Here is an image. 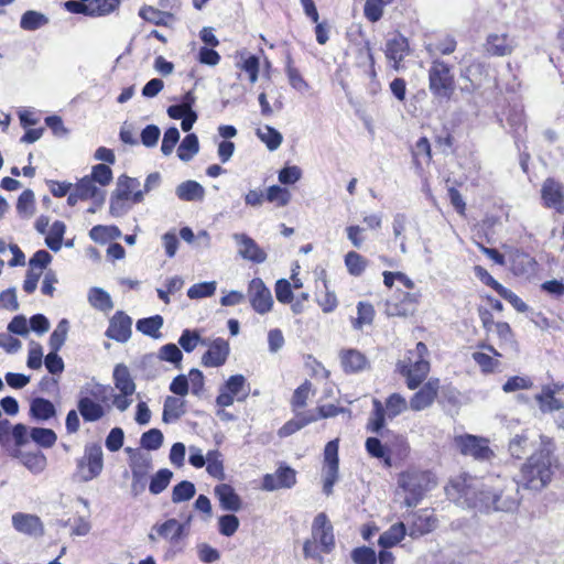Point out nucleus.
I'll list each match as a JSON object with an SVG mask.
<instances>
[{
    "label": "nucleus",
    "mask_w": 564,
    "mask_h": 564,
    "mask_svg": "<svg viewBox=\"0 0 564 564\" xmlns=\"http://www.w3.org/2000/svg\"><path fill=\"white\" fill-rule=\"evenodd\" d=\"M540 448L521 465L516 479L517 484L523 489L536 492L551 484L561 465L558 457L555 455L556 446L554 442L546 436H540Z\"/></svg>",
    "instance_id": "1"
},
{
    "label": "nucleus",
    "mask_w": 564,
    "mask_h": 564,
    "mask_svg": "<svg viewBox=\"0 0 564 564\" xmlns=\"http://www.w3.org/2000/svg\"><path fill=\"white\" fill-rule=\"evenodd\" d=\"M519 489L516 480L497 478L494 484L481 486L476 494L475 505L486 511L513 512L521 501Z\"/></svg>",
    "instance_id": "2"
},
{
    "label": "nucleus",
    "mask_w": 564,
    "mask_h": 564,
    "mask_svg": "<svg viewBox=\"0 0 564 564\" xmlns=\"http://www.w3.org/2000/svg\"><path fill=\"white\" fill-rule=\"evenodd\" d=\"M427 357L429 349L424 343L420 341L414 349L408 351L404 359L398 362V370L406 378L410 389H416L427 377L430 372Z\"/></svg>",
    "instance_id": "3"
},
{
    "label": "nucleus",
    "mask_w": 564,
    "mask_h": 564,
    "mask_svg": "<svg viewBox=\"0 0 564 564\" xmlns=\"http://www.w3.org/2000/svg\"><path fill=\"white\" fill-rule=\"evenodd\" d=\"M399 486L406 492L404 505L413 508L420 503L424 495L436 486L431 471L408 470L399 476Z\"/></svg>",
    "instance_id": "4"
},
{
    "label": "nucleus",
    "mask_w": 564,
    "mask_h": 564,
    "mask_svg": "<svg viewBox=\"0 0 564 564\" xmlns=\"http://www.w3.org/2000/svg\"><path fill=\"white\" fill-rule=\"evenodd\" d=\"M429 89L435 98L449 99L455 90V78L452 67L435 58L429 69Z\"/></svg>",
    "instance_id": "5"
},
{
    "label": "nucleus",
    "mask_w": 564,
    "mask_h": 564,
    "mask_svg": "<svg viewBox=\"0 0 564 564\" xmlns=\"http://www.w3.org/2000/svg\"><path fill=\"white\" fill-rule=\"evenodd\" d=\"M77 468L82 470L80 480L84 482L99 476L104 468L101 446L98 444L86 445L84 456L77 460Z\"/></svg>",
    "instance_id": "6"
},
{
    "label": "nucleus",
    "mask_w": 564,
    "mask_h": 564,
    "mask_svg": "<svg viewBox=\"0 0 564 564\" xmlns=\"http://www.w3.org/2000/svg\"><path fill=\"white\" fill-rule=\"evenodd\" d=\"M455 445L465 456H471L476 460L486 462L494 457V452L488 445V440L471 434L456 436Z\"/></svg>",
    "instance_id": "7"
},
{
    "label": "nucleus",
    "mask_w": 564,
    "mask_h": 564,
    "mask_svg": "<svg viewBox=\"0 0 564 564\" xmlns=\"http://www.w3.org/2000/svg\"><path fill=\"white\" fill-rule=\"evenodd\" d=\"M152 531H155L159 538L169 542L170 547L167 554H175L183 551L184 545L182 540L187 535L185 523H180L176 519H169L163 523L154 524Z\"/></svg>",
    "instance_id": "8"
},
{
    "label": "nucleus",
    "mask_w": 564,
    "mask_h": 564,
    "mask_svg": "<svg viewBox=\"0 0 564 564\" xmlns=\"http://www.w3.org/2000/svg\"><path fill=\"white\" fill-rule=\"evenodd\" d=\"M311 538L319 543L321 551L328 554L335 547L334 529L326 513H318L312 523Z\"/></svg>",
    "instance_id": "9"
},
{
    "label": "nucleus",
    "mask_w": 564,
    "mask_h": 564,
    "mask_svg": "<svg viewBox=\"0 0 564 564\" xmlns=\"http://www.w3.org/2000/svg\"><path fill=\"white\" fill-rule=\"evenodd\" d=\"M129 466L132 474L131 494L137 497L145 490L147 477L152 468V459L149 455H134L131 456Z\"/></svg>",
    "instance_id": "10"
},
{
    "label": "nucleus",
    "mask_w": 564,
    "mask_h": 564,
    "mask_svg": "<svg viewBox=\"0 0 564 564\" xmlns=\"http://www.w3.org/2000/svg\"><path fill=\"white\" fill-rule=\"evenodd\" d=\"M248 297L252 308L259 314H265L271 311L273 297L271 291L265 286L260 278H254L248 286Z\"/></svg>",
    "instance_id": "11"
},
{
    "label": "nucleus",
    "mask_w": 564,
    "mask_h": 564,
    "mask_svg": "<svg viewBox=\"0 0 564 564\" xmlns=\"http://www.w3.org/2000/svg\"><path fill=\"white\" fill-rule=\"evenodd\" d=\"M324 492L332 494L333 486L338 478V441L334 440L326 444L324 449Z\"/></svg>",
    "instance_id": "12"
},
{
    "label": "nucleus",
    "mask_w": 564,
    "mask_h": 564,
    "mask_svg": "<svg viewBox=\"0 0 564 564\" xmlns=\"http://www.w3.org/2000/svg\"><path fill=\"white\" fill-rule=\"evenodd\" d=\"M408 523V535L412 539H419L436 529L437 519L432 511L421 509L411 514Z\"/></svg>",
    "instance_id": "13"
},
{
    "label": "nucleus",
    "mask_w": 564,
    "mask_h": 564,
    "mask_svg": "<svg viewBox=\"0 0 564 564\" xmlns=\"http://www.w3.org/2000/svg\"><path fill=\"white\" fill-rule=\"evenodd\" d=\"M238 247V254L253 263H263L267 260V252L248 235L236 232L232 235Z\"/></svg>",
    "instance_id": "14"
},
{
    "label": "nucleus",
    "mask_w": 564,
    "mask_h": 564,
    "mask_svg": "<svg viewBox=\"0 0 564 564\" xmlns=\"http://www.w3.org/2000/svg\"><path fill=\"white\" fill-rule=\"evenodd\" d=\"M419 295L415 293L400 292L394 299L386 303V313L389 316L405 317L416 311Z\"/></svg>",
    "instance_id": "15"
},
{
    "label": "nucleus",
    "mask_w": 564,
    "mask_h": 564,
    "mask_svg": "<svg viewBox=\"0 0 564 564\" xmlns=\"http://www.w3.org/2000/svg\"><path fill=\"white\" fill-rule=\"evenodd\" d=\"M296 482V473L289 466H280L275 473L267 474L262 480V489L274 491L282 488H292Z\"/></svg>",
    "instance_id": "16"
},
{
    "label": "nucleus",
    "mask_w": 564,
    "mask_h": 564,
    "mask_svg": "<svg viewBox=\"0 0 564 564\" xmlns=\"http://www.w3.org/2000/svg\"><path fill=\"white\" fill-rule=\"evenodd\" d=\"M132 319L122 311H118L109 321L106 336L118 343H126L131 337Z\"/></svg>",
    "instance_id": "17"
},
{
    "label": "nucleus",
    "mask_w": 564,
    "mask_h": 564,
    "mask_svg": "<svg viewBox=\"0 0 564 564\" xmlns=\"http://www.w3.org/2000/svg\"><path fill=\"white\" fill-rule=\"evenodd\" d=\"M229 352L228 341L224 338H216L208 344V349L202 357V365L204 367L218 368L225 365Z\"/></svg>",
    "instance_id": "18"
},
{
    "label": "nucleus",
    "mask_w": 564,
    "mask_h": 564,
    "mask_svg": "<svg viewBox=\"0 0 564 564\" xmlns=\"http://www.w3.org/2000/svg\"><path fill=\"white\" fill-rule=\"evenodd\" d=\"M13 528L26 535H42L44 533V525L41 519L31 513L17 512L12 516Z\"/></svg>",
    "instance_id": "19"
},
{
    "label": "nucleus",
    "mask_w": 564,
    "mask_h": 564,
    "mask_svg": "<svg viewBox=\"0 0 564 564\" xmlns=\"http://www.w3.org/2000/svg\"><path fill=\"white\" fill-rule=\"evenodd\" d=\"M541 196L544 205L554 208L558 213L564 212V192L560 183L553 178H547L542 185Z\"/></svg>",
    "instance_id": "20"
},
{
    "label": "nucleus",
    "mask_w": 564,
    "mask_h": 564,
    "mask_svg": "<svg viewBox=\"0 0 564 564\" xmlns=\"http://www.w3.org/2000/svg\"><path fill=\"white\" fill-rule=\"evenodd\" d=\"M440 388L438 379L429 380L411 399L410 408L413 411H422L434 402Z\"/></svg>",
    "instance_id": "21"
},
{
    "label": "nucleus",
    "mask_w": 564,
    "mask_h": 564,
    "mask_svg": "<svg viewBox=\"0 0 564 564\" xmlns=\"http://www.w3.org/2000/svg\"><path fill=\"white\" fill-rule=\"evenodd\" d=\"M516 43L508 34L492 33L487 36L485 48L492 56H507L514 50Z\"/></svg>",
    "instance_id": "22"
},
{
    "label": "nucleus",
    "mask_w": 564,
    "mask_h": 564,
    "mask_svg": "<svg viewBox=\"0 0 564 564\" xmlns=\"http://www.w3.org/2000/svg\"><path fill=\"white\" fill-rule=\"evenodd\" d=\"M386 56L393 62V68L399 69L400 63L409 54V43L406 37L397 33L387 41Z\"/></svg>",
    "instance_id": "23"
},
{
    "label": "nucleus",
    "mask_w": 564,
    "mask_h": 564,
    "mask_svg": "<svg viewBox=\"0 0 564 564\" xmlns=\"http://www.w3.org/2000/svg\"><path fill=\"white\" fill-rule=\"evenodd\" d=\"M214 492L224 510L236 512L241 509V499L230 485L220 484L215 487Z\"/></svg>",
    "instance_id": "24"
},
{
    "label": "nucleus",
    "mask_w": 564,
    "mask_h": 564,
    "mask_svg": "<svg viewBox=\"0 0 564 564\" xmlns=\"http://www.w3.org/2000/svg\"><path fill=\"white\" fill-rule=\"evenodd\" d=\"M339 357L345 372H359L368 366L366 356L357 349H344Z\"/></svg>",
    "instance_id": "25"
},
{
    "label": "nucleus",
    "mask_w": 564,
    "mask_h": 564,
    "mask_svg": "<svg viewBox=\"0 0 564 564\" xmlns=\"http://www.w3.org/2000/svg\"><path fill=\"white\" fill-rule=\"evenodd\" d=\"M75 189L78 192L80 200L93 199L97 206H101L105 202V191L98 188L89 176L83 177L76 184Z\"/></svg>",
    "instance_id": "26"
},
{
    "label": "nucleus",
    "mask_w": 564,
    "mask_h": 564,
    "mask_svg": "<svg viewBox=\"0 0 564 564\" xmlns=\"http://www.w3.org/2000/svg\"><path fill=\"white\" fill-rule=\"evenodd\" d=\"M77 409L86 422H96L105 415L104 408L87 394H84L83 390L77 402Z\"/></svg>",
    "instance_id": "27"
},
{
    "label": "nucleus",
    "mask_w": 564,
    "mask_h": 564,
    "mask_svg": "<svg viewBox=\"0 0 564 564\" xmlns=\"http://www.w3.org/2000/svg\"><path fill=\"white\" fill-rule=\"evenodd\" d=\"M14 457L20 459L22 465L26 467L32 474H41L47 465L46 457L43 453H25L22 451H17Z\"/></svg>",
    "instance_id": "28"
},
{
    "label": "nucleus",
    "mask_w": 564,
    "mask_h": 564,
    "mask_svg": "<svg viewBox=\"0 0 564 564\" xmlns=\"http://www.w3.org/2000/svg\"><path fill=\"white\" fill-rule=\"evenodd\" d=\"M406 534V527L403 522L394 523L380 534L378 544L383 549L393 547L399 544Z\"/></svg>",
    "instance_id": "29"
},
{
    "label": "nucleus",
    "mask_w": 564,
    "mask_h": 564,
    "mask_svg": "<svg viewBox=\"0 0 564 564\" xmlns=\"http://www.w3.org/2000/svg\"><path fill=\"white\" fill-rule=\"evenodd\" d=\"M115 387L124 394H133L135 392V383L130 375L128 367L119 364L113 370Z\"/></svg>",
    "instance_id": "30"
},
{
    "label": "nucleus",
    "mask_w": 564,
    "mask_h": 564,
    "mask_svg": "<svg viewBox=\"0 0 564 564\" xmlns=\"http://www.w3.org/2000/svg\"><path fill=\"white\" fill-rule=\"evenodd\" d=\"M185 401L176 397H166L164 400L162 420L164 423L177 421L185 414Z\"/></svg>",
    "instance_id": "31"
},
{
    "label": "nucleus",
    "mask_w": 564,
    "mask_h": 564,
    "mask_svg": "<svg viewBox=\"0 0 564 564\" xmlns=\"http://www.w3.org/2000/svg\"><path fill=\"white\" fill-rule=\"evenodd\" d=\"M181 200L194 202L202 200L205 196L204 187L196 181H186L177 185L175 191Z\"/></svg>",
    "instance_id": "32"
},
{
    "label": "nucleus",
    "mask_w": 564,
    "mask_h": 564,
    "mask_svg": "<svg viewBox=\"0 0 564 564\" xmlns=\"http://www.w3.org/2000/svg\"><path fill=\"white\" fill-rule=\"evenodd\" d=\"M30 414L39 421H46L56 414L54 404L44 398H34L30 404Z\"/></svg>",
    "instance_id": "33"
},
{
    "label": "nucleus",
    "mask_w": 564,
    "mask_h": 564,
    "mask_svg": "<svg viewBox=\"0 0 564 564\" xmlns=\"http://www.w3.org/2000/svg\"><path fill=\"white\" fill-rule=\"evenodd\" d=\"M317 420V416L312 412H301L297 413L295 419L286 422L279 431V435L281 437L289 436L307 424Z\"/></svg>",
    "instance_id": "34"
},
{
    "label": "nucleus",
    "mask_w": 564,
    "mask_h": 564,
    "mask_svg": "<svg viewBox=\"0 0 564 564\" xmlns=\"http://www.w3.org/2000/svg\"><path fill=\"white\" fill-rule=\"evenodd\" d=\"M48 21L45 14L34 10H28L21 17L20 28L25 31H35L46 25Z\"/></svg>",
    "instance_id": "35"
},
{
    "label": "nucleus",
    "mask_w": 564,
    "mask_h": 564,
    "mask_svg": "<svg viewBox=\"0 0 564 564\" xmlns=\"http://www.w3.org/2000/svg\"><path fill=\"white\" fill-rule=\"evenodd\" d=\"M199 151V142L196 134H187L177 148V156L184 162H188Z\"/></svg>",
    "instance_id": "36"
},
{
    "label": "nucleus",
    "mask_w": 564,
    "mask_h": 564,
    "mask_svg": "<svg viewBox=\"0 0 564 564\" xmlns=\"http://www.w3.org/2000/svg\"><path fill=\"white\" fill-rule=\"evenodd\" d=\"M163 326V317L160 315H154L148 318H141L137 322V329L142 334L159 338L161 337L160 329Z\"/></svg>",
    "instance_id": "37"
},
{
    "label": "nucleus",
    "mask_w": 564,
    "mask_h": 564,
    "mask_svg": "<svg viewBox=\"0 0 564 564\" xmlns=\"http://www.w3.org/2000/svg\"><path fill=\"white\" fill-rule=\"evenodd\" d=\"M88 302L99 311L106 312L113 307L110 295L100 288H91L88 292Z\"/></svg>",
    "instance_id": "38"
},
{
    "label": "nucleus",
    "mask_w": 564,
    "mask_h": 564,
    "mask_svg": "<svg viewBox=\"0 0 564 564\" xmlns=\"http://www.w3.org/2000/svg\"><path fill=\"white\" fill-rule=\"evenodd\" d=\"M257 135L270 151L276 150L283 141L282 134L270 126L259 128L257 130Z\"/></svg>",
    "instance_id": "39"
},
{
    "label": "nucleus",
    "mask_w": 564,
    "mask_h": 564,
    "mask_svg": "<svg viewBox=\"0 0 564 564\" xmlns=\"http://www.w3.org/2000/svg\"><path fill=\"white\" fill-rule=\"evenodd\" d=\"M345 265L351 275L359 276L366 270L368 260L356 251H349L345 256Z\"/></svg>",
    "instance_id": "40"
},
{
    "label": "nucleus",
    "mask_w": 564,
    "mask_h": 564,
    "mask_svg": "<svg viewBox=\"0 0 564 564\" xmlns=\"http://www.w3.org/2000/svg\"><path fill=\"white\" fill-rule=\"evenodd\" d=\"M65 229L66 226L63 221L56 220L52 224L50 232L45 238V243L51 250L55 252L61 250Z\"/></svg>",
    "instance_id": "41"
},
{
    "label": "nucleus",
    "mask_w": 564,
    "mask_h": 564,
    "mask_svg": "<svg viewBox=\"0 0 564 564\" xmlns=\"http://www.w3.org/2000/svg\"><path fill=\"white\" fill-rule=\"evenodd\" d=\"M173 478V473L167 468L160 469L155 475L152 476L149 490L153 495H159L163 492L171 482Z\"/></svg>",
    "instance_id": "42"
},
{
    "label": "nucleus",
    "mask_w": 564,
    "mask_h": 564,
    "mask_svg": "<svg viewBox=\"0 0 564 564\" xmlns=\"http://www.w3.org/2000/svg\"><path fill=\"white\" fill-rule=\"evenodd\" d=\"M30 438L37 445L50 448L56 443L57 436L51 429L32 427L30 431Z\"/></svg>",
    "instance_id": "43"
},
{
    "label": "nucleus",
    "mask_w": 564,
    "mask_h": 564,
    "mask_svg": "<svg viewBox=\"0 0 564 564\" xmlns=\"http://www.w3.org/2000/svg\"><path fill=\"white\" fill-rule=\"evenodd\" d=\"M206 470L210 476L220 480L225 478L223 456L220 452L209 451L206 454Z\"/></svg>",
    "instance_id": "44"
},
{
    "label": "nucleus",
    "mask_w": 564,
    "mask_h": 564,
    "mask_svg": "<svg viewBox=\"0 0 564 564\" xmlns=\"http://www.w3.org/2000/svg\"><path fill=\"white\" fill-rule=\"evenodd\" d=\"M89 237L96 242H106L109 239L121 237V231L116 226L97 225L90 229Z\"/></svg>",
    "instance_id": "45"
},
{
    "label": "nucleus",
    "mask_w": 564,
    "mask_h": 564,
    "mask_svg": "<svg viewBox=\"0 0 564 564\" xmlns=\"http://www.w3.org/2000/svg\"><path fill=\"white\" fill-rule=\"evenodd\" d=\"M196 492L195 485L188 480H183L174 486L172 490V501L180 503L191 500Z\"/></svg>",
    "instance_id": "46"
},
{
    "label": "nucleus",
    "mask_w": 564,
    "mask_h": 564,
    "mask_svg": "<svg viewBox=\"0 0 564 564\" xmlns=\"http://www.w3.org/2000/svg\"><path fill=\"white\" fill-rule=\"evenodd\" d=\"M425 48L431 56H434L438 53L443 55H448L455 51L456 41L451 36H446L445 39L440 40L437 42L427 43L425 45Z\"/></svg>",
    "instance_id": "47"
},
{
    "label": "nucleus",
    "mask_w": 564,
    "mask_h": 564,
    "mask_svg": "<svg viewBox=\"0 0 564 564\" xmlns=\"http://www.w3.org/2000/svg\"><path fill=\"white\" fill-rule=\"evenodd\" d=\"M140 182L138 178L129 177L127 175L119 176L117 181V187L113 194H117L122 197L130 198L132 200V195L135 189L139 187Z\"/></svg>",
    "instance_id": "48"
},
{
    "label": "nucleus",
    "mask_w": 564,
    "mask_h": 564,
    "mask_svg": "<svg viewBox=\"0 0 564 564\" xmlns=\"http://www.w3.org/2000/svg\"><path fill=\"white\" fill-rule=\"evenodd\" d=\"M384 409L381 402L377 399L373 400V410L369 417L367 429L372 433H379L384 426Z\"/></svg>",
    "instance_id": "49"
},
{
    "label": "nucleus",
    "mask_w": 564,
    "mask_h": 564,
    "mask_svg": "<svg viewBox=\"0 0 564 564\" xmlns=\"http://www.w3.org/2000/svg\"><path fill=\"white\" fill-rule=\"evenodd\" d=\"M178 344L186 352H192L198 344L207 345V340L203 339L196 330L184 329Z\"/></svg>",
    "instance_id": "50"
},
{
    "label": "nucleus",
    "mask_w": 564,
    "mask_h": 564,
    "mask_svg": "<svg viewBox=\"0 0 564 564\" xmlns=\"http://www.w3.org/2000/svg\"><path fill=\"white\" fill-rule=\"evenodd\" d=\"M17 210L23 218H30L34 213V194L31 189L21 193L17 203Z\"/></svg>",
    "instance_id": "51"
},
{
    "label": "nucleus",
    "mask_w": 564,
    "mask_h": 564,
    "mask_svg": "<svg viewBox=\"0 0 564 564\" xmlns=\"http://www.w3.org/2000/svg\"><path fill=\"white\" fill-rule=\"evenodd\" d=\"M68 329L69 324L67 319H62L57 324L56 328L50 336V347L52 350L58 351L62 348L66 340Z\"/></svg>",
    "instance_id": "52"
},
{
    "label": "nucleus",
    "mask_w": 564,
    "mask_h": 564,
    "mask_svg": "<svg viewBox=\"0 0 564 564\" xmlns=\"http://www.w3.org/2000/svg\"><path fill=\"white\" fill-rule=\"evenodd\" d=\"M163 433L159 429H151L141 436L140 444L144 449L156 451L163 444Z\"/></svg>",
    "instance_id": "53"
},
{
    "label": "nucleus",
    "mask_w": 564,
    "mask_h": 564,
    "mask_svg": "<svg viewBox=\"0 0 564 564\" xmlns=\"http://www.w3.org/2000/svg\"><path fill=\"white\" fill-rule=\"evenodd\" d=\"M140 17L155 25H166V19L172 18L169 12L160 11L153 7H143L139 12Z\"/></svg>",
    "instance_id": "54"
},
{
    "label": "nucleus",
    "mask_w": 564,
    "mask_h": 564,
    "mask_svg": "<svg viewBox=\"0 0 564 564\" xmlns=\"http://www.w3.org/2000/svg\"><path fill=\"white\" fill-rule=\"evenodd\" d=\"M507 121L516 137H520L527 130L525 117L520 108L510 109Z\"/></svg>",
    "instance_id": "55"
},
{
    "label": "nucleus",
    "mask_w": 564,
    "mask_h": 564,
    "mask_svg": "<svg viewBox=\"0 0 564 564\" xmlns=\"http://www.w3.org/2000/svg\"><path fill=\"white\" fill-rule=\"evenodd\" d=\"M530 446V440L525 432L514 435L509 442V452L513 457H522Z\"/></svg>",
    "instance_id": "56"
},
{
    "label": "nucleus",
    "mask_w": 564,
    "mask_h": 564,
    "mask_svg": "<svg viewBox=\"0 0 564 564\" xmlns=\"http://www.w3.org/2000/svg\"><path fill=\"white\" fill-rule=\"evenodd\" d=\"M120 4V0H94L89 7L90 17H101L113 12Z\"/></svg>",
    "instance_id": "57"
},
{
    "label": "nucleus",
    "mask_w": 564,
    "mask_h": 564,
    "mask_svg": "<svg viewBox=\"0 0 564 564\" xmlns=\"http://www.w3.org/2000/svg\"><path fill=\"white\" fill-rule=\"evenodd\" d=\"M292 58L291 56H288V63H286V75L290 82V85L299 90V91H306L308 89V84L306 80L302 77L300 72L292 65Z\"/></svg>",
    "instance_id": "58"
},
{
    "label": "nucleus",
    "mask_w": 564,
    "mask_h": 564,
    "mask_svg": "<svg viewBox=\"0 0 564 564\" xmlns=\"http://www.w3.org/2000/svg\"><path fill=\"white\" fill-rule=\"evenodd\" d=\"M159 358L174 364L176 368H181L183 354L175 344H166L160 348Z\"/></svg>",
    "instance_id": "59"
},
{
    "label": "nucleus",
    "mask_w": 564,
    "mask_h": 564,
    "mask_svg": "<svg viewBox=\"0 0 564 564\" xmlns=\"http://www.w3.org/2000/svg\"><path fill=\"white\" fill-rule=\"evenodd\" d=\"M216 291V282H202L192 285L187 290V296L192 300L203 299L214 295Z\"/></svg>",
    "instance_id": "60"
},
{
    "label": "nucleus",
    "mask_w": 564,
    "mask_h": 564,
    "mask_svg": "<svg viewBox=\"0 0 564 564\" xmlns=\"http://www.w3.org/2000/svg\"><path fill=\"white\" fill-rule=\"evenodd\" d=\"M267 199L271 203H276L279 207H284L291 199V193L289 189L272 185L267 191Z\"/></svg>",
    "instance_id": "61"
},
{
    "label": "nucleus",
    "mask_w": 564,
    "mask_h": 564,
    "mask_svg": "<svg viewBox=\"0 0 564 564\" xmlns=\"http://www.w3.org/2000/svg\"><path fill=\"white\" fill-rule=\"evenodd\" d=\"M496 333L501 341L500 346L506 348H514L516 341L510 325L506 322L495 324Z\"/></svg>",
    "instance_id": "62"
},
{
    "label": "nucleus",
    "mask_w": 564,
    "mask_h": 564,
    "mask_svg": "<svg viewBox=\"0 0 564 564\" xmlns=\"http://www.w3.org/2000/svg\"><path fill=\"white\" fill-rule=\"evenodd\" d=\"M387 412L390 417H394L406 410L408 404L405 399L399 393L391 394L387 402Z\"/></svg>",
    "instance_id": "63"
},
{
    "label": "nucleus",
    "mask_w": 564,
    "mask_h": 564,
    "mask_svg": "<svg viewBox=\"0 0 564 564\" xmlns=\"http://www.w3.org/2000/svg\"><path fill=\"white\" fill-rule=\"evenodd\" d=\"M351 560L356 564H375L377 562V555L371 547L362 546L352 550Z\"/></svg>",
    "instance_id": "64"
}]
</instances>
